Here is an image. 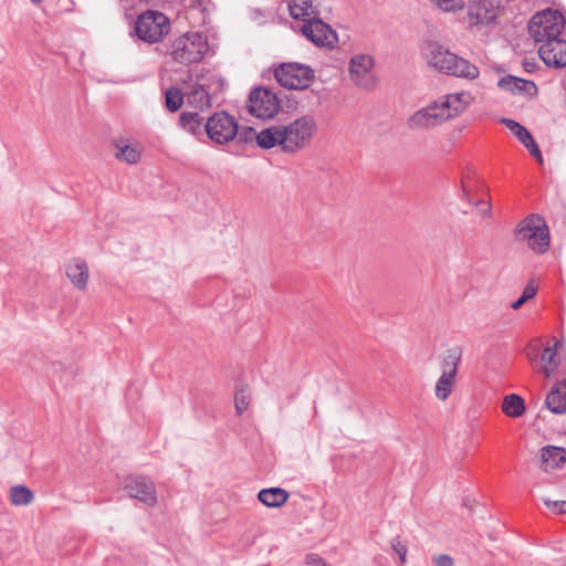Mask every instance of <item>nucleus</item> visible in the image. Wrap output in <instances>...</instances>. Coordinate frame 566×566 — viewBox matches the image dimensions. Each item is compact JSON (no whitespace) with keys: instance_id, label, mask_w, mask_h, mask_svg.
I'll return each instance as SVG.
<instances>
[{"instance_id":"obj_1","label":"nucleus","mask_w":566,"mask_h":566,"mask_svg":"<svg viewBox=\"0 0 566 566\" xmlns=\"http://www.w3.org/2000/svg\"><path fill=\"white\" fill-rule=\"evenodd\" d=\"M317 132V124L310 115H303L287 124L272 125L258 134L262 149L277 147L286 155H295L307 148Z\"/></svg>"},{"instance_id":"obj_2","label":"nucleus","mask_w":566,"mask_h":566,"mask_svg":"<svg viewBox=\"0 0 566 566\" xmlns=\"http://www.w3.org/2000/svg\"><path fill=\"white\" fill-rule=\"evenodd\" d=\"M421 54L427 64L438 72L468 80H474L480 74L478 66L450 52L438 42H424Z\"/></svg>"},{"instance_id":"obj_3","label":"nucleus","mask_w":566,"mask_h":566,"mask_svg":"<svg viewBox=\"0 0 566 566\" xmlns=\"http://www.w3.org/2000/svg\"><path fill=\"white\" fill-rule=\"evenodd\" d=\"M564 29V18L553 9L535 13L528 22V33L536 43L546 44L553 39H559Z\"/></svg>"},{"instance_id":"obj_4","label":"nucleus","mask_w":566,"mask_h":566,"mask_svg":"<svg viewBox=\"0 0 566 566\" xmlns=\"http://www.w3.org/2000/svg\"><path fill=\"white\" fill-rule=\"evenodd\" d=\"M515 239L527 242L528 248L536 253H544L549 247L548 228L538 214H531L517 224Z\"/></svg>"},{"instance_id":"obj_5","label":"nucleus","mask_w":566,"mask_h":566,"mask_svg":"<svg viewBox=\"0 0 566 566\" xmlns=\"http://www.w3.org/2000/svg\"><path fill=\"white\" fill-rule=\"evenodd\" d=\"M207 38L199 32L187 33L172 43V59L184 65L200 62L208 52Z\"/></svg>"},{"instance_id":"obj_6","label":"nucleus","mask_w":566,"mask_h":566,"mask_svg":"<svg viewBox=\"0 0 566 566\" xmlns=\"http://www.w3.org/2000/svg\"><path fill=\"white\" fill-rule=\"evenodd\" d=\"M170 30L169 19L161 12L147 10L140 13L135 21V33L139 40L147 43H157Z\"/></svg>"},{"instance_id":"obj_7","label":"nucleus","mask_w":566,"mask_h":566,"mask_svg":"<svg viewBox=\"0 0 566 566\" xmlns=\"http://www.w3.org/2000/svg\"><path fill=\"white\" fill-rule=\"evenodd\" d=\"M207 137L216 144L224 145L238 134V120L224 111L216 112L205 123Z\"/></svg>"},{"instance_id":"obj_8","label":"nucleus","mask_w":566,"mask_h":566,"mask_svg":"<svg viewBox=\"0 0 566 566\" xmlns=\"http://www.w3.org/2000/svg\"><path fill=\"white\" fill-rule=\"evenodd\" d=\"M274 76L280 85L290 90H305L313 78V70L304 64L289 62L282 63L274 72Z\"/></svg>"},{"instance_id":"obj_9","label":"nucleus","mask_w":566,"mask_h":566,"mask_svg":"<svg viewBox=\"0 0 566 566\" xmlns=\"http://www.w3.org/2000/svg\"><path fill=\"white\" fill-rule=\"evenodd\" d=\"M247 107L256 118L269 119L279 113L280 101L271 90L256 87L250 93Z\"/></svg>"},{"instance_id":"obj_10","label":"nucleus","mask_w":566,"mask_h":566,"mask_svg":"<svg viewBox=\"0 0 566 566\" xmlns=\"http://www.w3.org/2000/svg\"><path fill=\"white\" fill-rule=\"evenodd\" d=\"M316 14L306 17L301 28L302 34L316 46L333 48L337 42L336 32L319 19V8Z\"/></svg>"},{"instance_id":"obj_11","label":"nucleus","mask_w":566,"mask_h":566,"mask_svg":"<svg viewBox=\"0 0 566 566\" xmlns=\"http://www.w3.org/2000/svg\"><path fill=\"white\" fill-rule=\"evenodd\" d=\"M375 61L369 54H356L349 61V76L360 88L374 90L376 78L374 75Z\"/></svg>"},{"instance_id":"obj_12","label":"nucleus","mask_w":566,"mask_h":566,"mask_svg":"<svg viewBox=\"0 0 566 566\" xmlns=\"http://www.w3.org/2000/svg\"><path fill=\"white\" fill-rule=\"evenodd\" d=\"M124 490L129 497L136 499L149 507H154L158 503L156 486L147 476H128L125 480Z\"/></svg>"},{"instance_id":"obj_13","label":"nucleus","mask_w":566,"mask_h":566,"mask_svg":"<svg viewBox=\"0 0 566 566\" xmlns=\"http://www.w3.org/2000/svg\"><path fill=\"white\" fill-rule=\"evenodd\" d=\"M459 363L460 353L455 349L450 350L449 354L444 357L442 374L439 377L434 388V394L438 399L444 401L450 396L455 381Z\"/></svg>"},{"instance_id":"obj_14","label":"nucleus","mask_w":566,"mask_h":566,"mask_svg":"<svg viewBox=\"0 0 566 566\" xmlns=\"http://www.w3.org/2000/svg\"><path fill=\"white\" fill-rule=\"evenodd\" d=\"M449 119L450 114L442 113L439 102L436 101L410 116L408 119V126L411 129H426L441 125Z\"/></svg>"},{"instance_id":"obj_15","label":"nucleus","mask_w":566,"mask_h":566,"mask_svg":"<svg viewBox=\"0 0 566 566\" xmlns=\"http://www.w3.org/2000/svg\"><path fill=\"white\" fill-rule=\"evenodd\" d=\"M538 54L547 66L564 67L566 66V41L560 38L553 39L538 48Z\"/></svg>"},{"instance_id":"obj_16","label":"nucleus","mask_w":566,"mask_h":566,"mask_svg":"<svg viewBox=\"0 0 566 566\" xmlns=\"http://www.w3.org/2000/svg\"><path fill=\"white\" fill-rule=\"evenodd\" d=\"M442 113L450 114V119L462 114L473 102L470 92H457L448 94L443 99L438 101Z\"/></svg>"},{"instance_id":"obj_17","label":"nucleus","mask_w":566,"mask_h":566,"mask_svg":"<svg viewBox=\"0 0 566 566\" xmlns=\"http://www.w3.org/2000/svg\"><path fill=\"white\" fill-rule=\"evenodd\" d=\"M496 14L493 8L484 2H474L468 7V23L470 27H485L494 23Z\"/></svg>"},{"instance_id":"obj_18","label":"nucleus","mask_w":566,"mask_h":566,"mask_svg":"<svg viewBox=\"0 0 566 566\" xmlns=\"http://www.w3.org/2000/svg\"><path fill=\"white\" fill-rule=\"evenodd\" d=\"M65 272L66 276L76 289L81 291L86 289L88 281V265L84 260L75 259L71 261L67 264Z\"/></svg>"},{"instance_id":"obj_19","label":"nucleus","mask_w":566,"mask_h":566,"mask_svg":"<svg viewBox=\"0 0 566 566\" xmlns=\"http://www.w3.org/2000/svg\"><path fill=\"white\" fill-rule=\"evenodd\" d=\"M205 123V117L199 112H184L179 116V126L198 138L206 134Z\"/></svg>"},{"instance_id":"obj_20","label":"nucleus","mask_w":566,"mask_h":566,"mask_svg":"<svg viewBox=\"0 0 566 566\" xmlns=\"http://www.w3.org/2000/svg\"><path fill=\"white\" fill-rule=\"evenodd\" d=\"M187 104L195 108V112H203L211 106L210 93L202 84H193L191 90L186 94Z\"/></svg>"},{"instance_id":"obj_21","label":"nucleus","mask_w":566,"mask_h":566,"mask_svg":"<svg viewBox=\"0 0 566 566\" xmlns=\"http://www.w3.org/2000/svg\"><path fill=\"white\" fill-rule=\"evenodd\" d=\"M545 402L547 408L556 415L566 411V380L558 381L553 386Z\"/></svg>"},{"instance_id":"obj_22","label":"nucleus","mask_w":566,"mask_h":566,"mask_svg":"<svg viewBox=\"0 0 566 566\" xmlns=\"http://www.w3.org/2000/svg\"><path fill=\"white\" fill-rule=\"evenodd\" d=\"M322 3L323 0H292L289 3V12L295 20H305L306 17L316 14V8Z\"/></svg>"},{"instance_id":"obj_23","label":"nucleus","mask_w":566,"mask_h":566,"mask_svg":"<svg viewBox=\"0 0 566 566\" xmlns=\"http://www.w3.org/2000/svg\"><path fill=\"white\" fill-rule=\"evenodd\" d=\"M499 86L512 93H525L527 95H532L536 92V85L533 81L523 80L513 75L500 78Z\"/></svg>"},{"instance_id":"obj_24","label":"nucleus","mask_w":566,"mask_h":566,"mask_svg":"<svg viewBox=\"0 0 566 566\" xmlns=\"http://www.w3.org/2000/svg\"><path fill=\"white\" fill-rule=\"evenodd\" d=\"M544 470L559 468L566 461V450L562 447L546 446L541 450Z\"/></svg>"},{"instance_id":"obj_25","label":"nucleus","mask_w":566,"mask_h":566,"mask_svg":"<svg viewBox=\"0 0 566 566\" xmlns=\"http://www.w3.org/2000/svg\"><path fill=\"white\" fill-rule=\"evenodd\" d=\"M259 501L268 507H281L289 500V492L282 488L263 489L258 494Z\"/></svg>"},{"instance_id":"obj_26","label":"nucleus","mask_w":566,"mask_h":566,"mask_svg":"<svg viewBox=\"0 0 566 566\" xmlns=\"http://www.w3.org/2000/svg\"><path fill=\"white\" fill-rule=\"evenodd\" d=\"M560 342H555L552 346H546L541 354L542 370L548 378L558 367L559 359L557 357V347Z\"/></svg>"},{"instance_id":"obj_27","label":"nucleus","mask_w":566,"mask_h":566,"mask_svg":"<svg viewBox=\"0 0 566 566\" xmlns=\"http://www.w3.org/2000/svg\"><path fill=\"white\" fill-rule=\"evenodd\" d=\"M502 411L512 418H518L525 412V403L521 396L511 394L504 397Z\"/></svg>"},{"instance_id":"obj_28","label":"nucleus","mask_w":566,"mask_h":566,"mask_svg":"<svg viewBox=\"0 0 566 566\" xmlns=\"http://www.w3.org/2000/svg\"><path fill=\"white\" fill-rule=\"evenodd\" d=\"M9 499L15 506L29 505L34 500L33 492L24 485H14L10 489Z\"/></svg>"},{"instance_id":"obj_29","label":"nucleus","mask_w":566,"mask_h":566,"mask_svg":"<svg viewBox=\"0 0 566 566\" xmlns=\"http://www.w3.org/2000/svg\"><path fill=\"white\" fill-rule=\"evenodd\" d=\"M184 104V94L177 87H169L165 92V106L169 112H177Z\"/></svg>"},{"instance_id":"obj_30","label":"nucleus","mask_w":566,"mask_h":566,"mask_svg":"<svg viewBox=\"0 0 566 566\" xmlns=\"http://www.w3.org/2000/svg\"><path fill=\"white\" fill-rule=\"evenodd\" d=\"M502 123L516 136V138L525 146L533 138L530 132L520 123L504 118Z\"/></svg>"},{"instance_id":"obj_31","label":"nucleus","mask_w":566,"mask_h":566,"mask_svg":"<svg viewBox=\"0 0 566 566\" xmlns=\"http://www.w3.org/2000/svg\"><path fill=\"white\" fill-rule=\"evenodd\" d=\"M115 157L127 164H136L140 159V151L130 145H117V153L115 154Z\"/></svg>"},{"instance_id":"obj_32","label":"nucleus","mask_w":566,"mask_h":566,"mask_svg":"<svg viewBox=\"0 0 566 566\" xmlns=\"http://www.w3.org/2000/svg\"><path fill=\"white\" fill-rule=\"evenodd\" d=\"M250 391L242 388L238 389L234 396V407L237 415L241 416L250 406Z\"/></svg>"},{"instance_id":"obj_33","label":"nucleus","mask_w":566,"mask_h":566,"mask_svg":"<svg viewBox=\"0 0 566 566\" xmlns=\"http://www.w3.org/2000/svg\"><path fill=\"white\" fill-rule=\"evenodd\" d=\"M391 549L399 556L400 562L406 563V557L408 553V547L405 543L401 542L399 536H396L390 542Z\"/></svg>"},{"instance_id":"obj_34","label":"nucleus","mask_w":566,"mask_h":566,"mask_svg":"<svg viewBox=\"0 0 566 566\" xmlns=\"http://www.w3.org/2000/svg\"><path fill=\"white\" fill-rule=\"evenodd\" d=\"M258 134L253 128L251 127H245L243 130H239L238 129V138H239V142L241 143H248V142H252L255 139V143L258 144Z\"/></svg>"},{"instance_id":"obj_35","label":"nucleus","mask_w":566,"mask_h":566,"mask_svg":"<svg viewBox=\"0 0 566 566\" xmlns=\"http://www.w3.org/2000/svg\"><path fill=\"white\" fill-rule=\"evenodd\" d=\"M544 503L547 507L552 509L555 513H566V500L562 501H552L548 499H544Z\"/></svg>"},{"instance_id":"obj_36","label":"nucleus","mask_w":566,"mask_h":566,"mask_svg":"<svg viewBox=\"0 0 566 566\" xmlns=\"http://www.w3.org/2000/svg\"><path fill=\"white\" fill-rule=\"evenodd\" d=\"M537 290H538V285L536 284L535 280L532 279L528 281L526 286L524 287L522 296L525 297L526 301H530L533 297H535Z\"/></svg>"},{"instance_id":"obj_37","label":"nucleus","mask_w":566,"mask_h":566,"mask_svg":"<svg viewBox=\"0 0 566 566\" xmlns=\"http://www.w3.org/2000/svg\"><path fill=\"white\" fill-rule=\"evenodd\" d=\"M528 151L530 154L539 163L542 164L543 163V157H542V153H541V149L538 147V145L536 144V142L534 140V138L531 139V142H528L525 146H524Z\"/></svg>"},{"instance_id":"obj_38","label":"nucleus","mask_w":566,"mask_h":566,"mask_svg":"<svg viewBox=\"0 0 566 566\" xmlns=\"http://www.w3.org/2000/svg\"><path fill=\"white\" fill-rule=\"evenodd\" d=\"M432 560L437 566H453L454 565L453 558L447 554H440V555L433 556Z\"/></svg>"},{"instance_id":"obj_39","label":"nucleus","mask_w":566,"mask_h":566,"mask_svg":"<svg viewBox=\"0 0 566 566\" xmlns=\"http://www.w3.org/2000/svg\"><path fill=\"white\" fill-rule=\"evenodd\" d=\"M305 563L307 565H313V566H328L326 564V562L317 554H307L305 557Z\"/></svg>"},{"instance_id":"obj_40","label":"nucleus","mask_w":566,"mask_h":566,"mask_svg":"<svg viewBox=\"0 0 566 566\" xmlns=\"http://www.w3.org/2000/svg\"><path fill=\"white\" fill-rule=\"evenodd\" d=\"M475 206L480 207V211H481V214L483 217H491V213H492V207H491V203L489 201H482V200H479L476 202H473Z\"/></svg>"},{"instance_id":"obj_41","label":"nucleus","mask_w":566,"mask_h":566,"mask_svg":"<svg viewBox=\"0 0 566 566\" xmlns=\"http://www.w3.org/2000/svg\"><path fill=\"white\" fill-rule=\"evenodd\" d=\"M526 302H527V301H526V298H525V297H523V296L521 295V296H520L515 302H513V303L511 304V307H512L513 310H518V308H521V307H522Z\"/></svg>"},{"instance_id":"obj_42","label":"nucleus","mask_w":566,"mask_h":566,"mask_svg":"<svg viewBox=\"0 0 566 566\" xmlns=\"http://www.w3.org/2000/svg\"><path fill=\"white\" fill-rule=\"evenodd\" d=\"M527 356L530 358V360H536L537 359V356H538V348L537 347H533L532 349H530L527 352Z\"/></svg>"},{"instance_id":"obj_43","label":"nucleus","mask_w":566,"mask_h":566,"mask_svg":"<svg viewBox=\"0 0 566 566\" xmlns=\"http://www.w3.org/2000/svg\"><path fill=\"white\" fill-rule=\"evenodd\" d=\"M523 66H524L526 72H532L534 70V67H535V63L534 62H530L527 60H524Z\"/></svg>"},{"instance_id":"obj_44","label":"nucleus","mask_w":566,"mask_h":566,"mask_svg":"<svg viewBox=\"0 0 566 566\" xmlns=\"http://www.w3.org/2000/svg\"><path fill=\"white\" fill-rule=\"evenodd\" d=\"M463 196H464V198H465L469 202H471V200H470V198H469V195H468L465 191L463 192Z\"/></svg>"}]
</instances>
